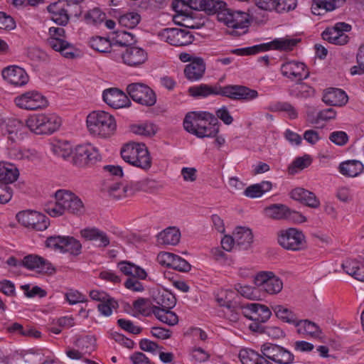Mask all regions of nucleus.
Returning a JSON list of instances; mask_svg holds the SVG:
<instances>
[{
    "label": "nucleus",
    "instance_id": "obj_2",
    "mask_svg": "<svg viewBox=\"0 0 364 364\" xmlns=\"http://www.w3.org/2000/svg\"><path fill=\"white\" fill-rule=\"evenodd\" d=\"M44 210L51 217H58L65 213L80 216L85 213L82 200L75 193L63 189L55 192V201L46 204Z\"/></svg>",
    "mask_w": 364,
    "mask_h": 364
},
{
    "label": "nucleus",
    "instance_id": "obj_46",
    "mask_svg": "<svg viewBox=\"0 0 364 364\" xmlns=\"http://www.w3.org/2000/svg\"><path fill=\"white\" fill-rule=\"evenodd\" d=\"M23 358L25 362L38 363L40 364H53L58 361L53 355H45L41 352L26 353Z\"/></svg>",
    "mask_w": 364,
    "mask_h": 364
},
{
    "label": "nucleus",
    "instance_id": "obj_30",
    "mask_svg": "<svg viewBox=\"0 0 364 364\" xmlns=\"http://www.w3.org/2000/svg\"><path fill=\"white\" fill-rule=\"evenodd\" d=\"M205 70V65L200 58H194L184 69V74L191 81L200 80Z\"/></svg>",
    "mask_w": 364,
    "mask_h": 364
},
{
    "label": "nucleus",
    "instance_id": "obj_57",
    "mask_svg": "<svg viewBox=\"0 0 364 364\" xmlns=\"http://www.w3.org/2000/svg\"><path fill=\"white\" fill-rule=\"evenodd\" d=\"M11 143L4 151V155L6 159L11 161H18L22 159L23 149Z\"/></svg>",
    "mask_w": 364,
    "mask_h": 364
},
{
    "label": "nucleus",
    "instance_id": "obj_6",
    "mask_svg": "<svg viewBox=\"0 0 364 364\" xmlns=\"http://www.w3.org/2000/svg\"><path fill=\"white\" fill-rule=\"evenodd\" d=\"M122 159L127 163L144 170L151 166V158L144 144H127L121 150Z\"/></svg>",
    "mask_w": 364,
    "mask_h": 364
},
{
    "label": "nucleus",
    "instance_id": "obj_21",
    "mask_svg": "<svg viewBox=\"0 0 364 364\" xmlns=\"http://www.w3.org/2000/svg\"><path fill=\"white\" fill-rule=\"evenodd\" d=\"M280 70L284 77L296 82H300L309 76V71L305 64L295 60L283 63Z\"/></svg>",
    "mask_w": 364,
    "mask_h": 364
},
{
    "label": "nucleus",
    "instance_id": "obj_59",
    "mask_svg": "<svg viewBox=\"0 0 364 364\" xmlns=\"http://www.w3.org/2000/svg\"><path fill=\"white\" fill-rule=\"evenodd\" d=\"M125 187L120 183H115L108 188L109 196L115 200H121L127 198V193H124Z\"/></svg>",
    "mask_w": 364,
    "mask_h": 364
},
{
    "label": "nucleus",
    "instance_id": "obj_31",
    "mask_svg": "<svg viewBox=\"0 0 364 364\" xmlns=\"http://www.w3.org/2000/svg\"><path fill=\"white\" fill-rule=\"evenodd\" d=\"M236 246L241 250H247L253 242L252 230L245 227H237L233 232Z\"/></svg>",
    "mask_w": 364,
    "mask_h": 364
},
{
    "label": "nucleus",
    "instance_id": "obj_18",
    "mask_svg": "<svg viewBox=\"0 0 364 364\" xmlns=\"http://www.w3.org/2000/svg\"><path fill=\"white\" fill-rule=\"evenodd\" d=\"M254 282L256 286L269 294H277L283 288L282 281L272 272H259Z\"/></svg>",
    "mask_w": 364,
    "mask_h": 364
},
{
    "label": "nucleus",
    "instance_id": "obj_12",
    "mask_svg": "<svg viewBox=\"0 0 364 364\" xmlns=\"http://www.w3.org/2000/svg\"><path fill=\"white\" fill-rule=\"evenodd\" d=\"M77 348H68L66 355L71 359L82 360L87 364H98L96 361L86 358L95 349V339L92 336H85L77 339L75 342Z\"/></svg>",
    "mask_w": 364,
    "mask_h": 364
},
{
    "label": "nucleus",
    "instance_id": "obj_53",
    "mask_svg": "<svg viewBox=\"0 0 364 364\" xmlns=\"http://www.w3.org/2000/svg\"><path fill=\"white\" fill-rule=\"evenodd\" d=\"M336 116V110L333 108H328L318 112L315 118H311L308 115V120L311 124H318L320 121H328L335 119Z\"/></svg>",
    "mask_w": 364,
    "mask_h": 364
},
{
    "label": "nucleus",
    "instance_id": "obj_64",
    "mask_svg": "<svg viewBox=\"0 0 364 364\" xmlns=\"http://www.w3.org/2000/svg\"><path fill=\"white\" fill-rule=\"evenodd\" d=\"M358 66H353L350 69L352 75H360L364 73V47H360L357 54Z\"/></svg>",
    "mask_w": 364,
    "mask_h": 364
},
{
    "label": "nucleus",
    "instance_id": "obj_63",
    "mask_svg": "<svg viewBox=\"0 0 364 364\" xmlns=\"http://www.w3.org/2000/svg\"><path fill=\"white\" fill-rule=\"evenodd\" d=\"M311 159L310 156L304 155L301 157L296 158L292 165L289 167V171L294 173V169L302 170L310 165Z\"/></svg>",
    "mask_w": 364,
    "mask_h": 364
},
{
    "label": "nucleus",
    "instance_id": "obj_26",
    "mask_svg": "<svg viewBox=\"0 0 364 364\" xmlns=\"http://www.w3.org/2000/svg\"><path fill=\"white\" fill-rule=\"evenodd\" d=\"M291 197L311 208H317L320 205V200L316 195L303 188H296L292 190Z\"/></svg>",
    "mask_w": 364,
    "mask_h": 364
},
{
    "label": "nucleus",
    "instance_id": "obj_51",
    "mask_svg": "<svg viewBox=\"0 0 364 364\" xmlns=\"http://www.w3.org/2000/svg\"><path fill=\"white\" fill-rule=\"evenodd\" d=\"M90 46L95 50L100 53L110 52L111 43L105 38L96 36L92 37L90 41Z\"/></svg>",
    "mask_w": 364,
    "mask_h": 364
},
{
    "label": "nucleus",
    "instance_id": "obj_11",
    "mask_svg": "<svg viewBox=\"0 0 364 364\" xmlns=\"http://www.w3.org/2000/svg\"><path fill=\"white\" fill-rule=\"evenodd\" d=\"M262 364L274 362L278 364H291L294 360V355L284 348L272 344L264 343L261 347Z\"/></svg>",
    "mask_w": 364,
    "mask_h": 364
},
{
    "label": "nucleus",
    "instance_id": "obj_19",
    "mask_svg": "<svg viewBox=\"0 0 364 364\" xmlns=\"http://www.w3.org/2000/svg\"><path fill=\"white\" fill-rule=\"evenodd\" d=\"M351 30V26L345 22L336 23L333 26L327 28L322 33L323 40L335 45H345L348 41V36L345 32Z\"/></svg>",
    "mask_w": 364,
    "mask_h": 364
},
{
    "label": "nucleus",
    "instance_id": "obj_25",
    "mask_svg": "<svg viewBox=\"0 0 364 364\" xmlns=\"http://www.w3.org/2000/svg\"><path fill=\"white\" fill-rule=\"evenodd\" d=\"M2 76L8 82L16 86H23L28 82L26 72L16 65L5 68L2 70Z\"/></svg>",
    "mask_w": 364,
    "mask_h": 364
},
{
    "label": "nucleus",
    "instance_id": "obj_23",
    "mask_svg": "<svg viewBox=\"0 0 364 364\" xmlns=\"http://www.w3.org/2000/svg\"><path fill=\"white\" fill-rule=\"evenodd\" d=\"M104 102L114 109L129 106L130 100L126 94L118 88L112 87L103 91Z\"/></svg>",
    "mask_w": 364,
    "mask_h": 364
},
{
    "label": "nucleus",
    "instance_id": "obj_62",
    "mask_svg": "<svg viewBox=\"0 0 364 364\" xmlns=\"http://www.w3.org/2000/svg\"><path fill=\"white\" fill-rule=\"evenodd\" d=\"M65 238V236H50L46 241V246L54 250H60L62 252Z\"/></svg>",
    "mask_w": 364,
    "mask_h": 364
},
{
    "label": "nucleus",
    "instance_id": "obj_9",
    "mask_svg": "<svg viewBox=\"0 0 364 364\" xmlns=\"http://www.w3.org/2000/svg\"><path fill=\"white\" fill-rule=\"evenodd\" d=\"M46 43L54 50L60 52L67 58H73L75 49L74 46L66 40L65 31L62 27L52 26L48 29Z\"/></svg>",
    "mask_w": 364,
    "mask_h": 364
},
{
    "label": "nucleus",
    "instance_id": "obj_52",
    "mask_svg": "<svg viewBox=\"0 0 364 364\" xmlns=\"http://www.w3.org/2000/svg\"><path fill=\"white\" fill-rule=\"evenodd\" d=\"M84 18L88 24L97 25L105 20V14L100 9L94 8L85 14Z\"/></svg>",
    "mask_w": 364,
    "mask_h": 364
},
{
    "label": "nucleus",
    "instance_id": "obj_47",
    "mask_svg": "<svg viewBox=\"0 0 364 364\" xmlns=\"http://www.w3.org/2000/svg\"><path fill=\"white\" fill-rule=\"evenodd\" d=\"M239 358L242 364H262L261 355L253 350L242 349L239 353Z\"/></svg>",
    "mask_w": 364,
    "mask_h": 364
},
{
    "label": "nucleus",
    "instance_id": "obj_5",
    "mask_svg": "<svg viewBox=\"0 0 364 364\" xmlns=\"http://www.w3.org/2000/svg\"><path fill=\"white\" fill-rule=\"evenodd\" d=\"M218 20L225 25L229 33L238 36L247 32L250 25V15L243 11H233L231 9L221 10L217 14Z\"/></svg>",
    "mask_w": 364,
    "mask_h": 364
},
{
    "label": "nucleus",
    "instance_id": "obj_43",
    "mask_svg": "<svg viewBox=\"0 0 364 364\" xmlns=\"http://www.w3.org/2000/svg\"><path fill=\"white\" fill-rule=\"evenodd\" d=\"M273 311L277 317L282 321L296 326L299 319L291 310L284 306L277 305L273 307Z\"/></svg>",
    "mask_w": 364,
    "mask_h": 364
},
{
    "label": "nucleus",
    "instance_id": "obj_7",
    "mask_svg": "<svg viewBox=\"0 0 364 364\" xmlns=\"http://www.w3.org/2000/svg\"><path fill=\"white\" fill-rule=\"evenodd\" d=\"M61 124V119L54 114H33L26 120V127L37 134H50Z\"/></svg>",
    "mask_w": 364,
    "mask_h": 364
},
{
    "label": "nucleus",
    "instance_id": "obj_39",
    "mask_svg": "<svg viewBox=\"0 0 364 364\" xmlns=\"http://www.w3.org/2000/svg\"><path fill=\"white\" fill-rule=\"evenodd\" d=\"M151 312L157 319L168 326H174L178 322L177 315L171 309L151 308Z\"/></svg>",
    "mask_w": 364,
    "mask_h": 364
},
{
    "label": "nucleus",
    "instance_id": "obj_36",
    "mask_svg": "<svg viewBox=\"0 0 364 364\" xmlns=\"http://www.w3.org/2000/svg\"><path fill=\"white\" fill-rule=\"evenodd\" d=\"M117 266L124 275L130 277H138L140 279L146 277V273L142 268L130 262L121 261L117 264Z\"/></svg>",
    "mask_w": 364,
    "mask_h": 364
},
{
    "label": "nucleus",
    "instance_id": "obj_8",
    "mask_svg": "<svg viewBox=\"0 0 364 364\" xmlns=\"http://www.w3.org/2000/svg\"><path fill=\"white\" fill-rule=\"evenodd\" d=\"M73 9H78V2L75 0H59L50 4L48 11L51 14V19L59 26L68 24L70 16H77V11Z\"/></svg>",
    "mask_w": 364,
    "mask_h": 364
},
{
    "label": "nucleus",
    "instance_id": "obj_10",
    "mask_svg": "<svg viewBox=\"0 0 364 364\" xmlns=\"http://www.w3.org/2000/svg\"><path fill=\"white\" fill-rule=\"evenodd\" d=\"M277 241L279 245L288 250L299 251L306 246L304 233L293 228L280 230L277 234Z\"/></svg>",
    "mask_w": 364,
    "mask_h": 364
},
{
    "label": "nucleus",
    "instance_id": "obj_20",
    "mask_svg": "<svg viewBox=\"0 0 364 364\" xmlns=\"http://www.w3.org/2000/svg\"><path fill=\"white\" fill-rule=\"evenodd\" d=\"M1 134L6 136L11 143L21 141L23 139L26 127L17 119H8L1 124Z\"/></svg>",
    "mask_w": 364,
    "mask_h": 364
},
{
    "label": "nucleus",
    "instance_id": "obj_32",
    "mask_svg": "<svg viewBox=\"0 0 364 364\" xmlns=\"http://www.w3.org/2000/svg\"><path fill=\"white\" fill-rule=\"evenodd\" d=\"M180 238L181 232L176 227H168L156 236L158 244L165 245H176L179 242Z\"/></svg>",
    "mask_w": 364,
    "mask_h": 364
},
{
    "label": "nucleus",
    "instance_id": "obj_35",
    "mask_svg": "<svg viewBox=\"0 0 364 364\" xmlns=\"http://www.w3.org/2000/svg\"><path fill=\"white\" fill-rule=\"evenodd\" d=\"M342 268L346 274L355 279L364 282V266L355 259H347L342 264Z\"/></svg>",
    "mask_w": 364,
    "mask_h": 364
},
{
    "label": "nucleus",
    "instance_id": "obj_61",
    "mask_svg": "<svg viewBox=\"0 0 364 364\" xmlns=\"http://www.w3.org/2000/svg\"><path fill=\"white\" fill-rule=\"evenodd\" d=\"M134 41V36L132 33L124 31L117 32L116 43L117 44L127 46Z\"/></svg>",
    "mask_w": 364,
    "mask_h": 364
},
{
    "label": "nucleus",
    "instance_id": "obj_17",
    "mask_svg": "<svg viewBox=\"0 0 364 364\" xmlns=\"http://www.w3.org/2000/svg\"><path fill=\"white\" fill-rule=\"evenodd\" d=\"M100 159L97 149L90 144H85L75 147L73 163L75 166L83 167L96 163Z\"/></svg>",
    "mask_w": 364,
    "mask_h": 364
},
{
    "label": "nucleus",
    "instance_id": "obj_34",
    "mask_svg": "<svg viewBox=\"0 0 364 364\" xmlns=\"http://www.w3.org/2000/svg\"><path fill=\"white\" fill-rule=\"evenodd\" d=\"M340 173L346 177H356L363 171V164L357 160H348L339 165Z\"/></svg>",
    "mask_w": 364,
    "mask_h": 364
},
{
    "label": "nucleus",
    "instance_id": "obj_16",
    "mask_svg": "<svg viewBox=\"0 0 364 364\" xmlns=\"http://www.w3.org/2000/svg\"><path fill=\"white\" fill-rule=\"evenodd\" d=\"M159 36L161 40L174 46H188L194 40L193 36L189 31L178 28H165L159 32Z\"/></svg>",
    "mask_w": 364,
    "mask_h": 364
},
{
    "label": "nucleus",
    "instance_id": "obj_15",
    "mask_svg": "<svg viewBox=\"0 0 364 364\" xmlns=\"http://www.w3.org/2000/svg\"><path fill=\"white\" fill-rule=\"evenodd\" d=\"M14 102L17 107L26 110L42 109L48 105L46 98L36 90L28 91L17 96Z\"/></svg>",
    "mask_w": 364,
    "mask_h": 364
},
{
    "label": "nucleus",
    "instance_id": "obj_42",
    "mask_svg": "<svg viewBox=\"0 0 364 364\" xmlns=\"http://www.w3.org/2000/svg\"><path fill=\"white\" fill-rule=\"evenodd\" d=\"M18 170L11 164H3L0 173V181L7 184L13 183L17 180L18 177Z\"/></svg>",
    "mask_w": 364,
    "mask_h": 364
},
{
    "label": "nucleus",
    "instance_id": "obj_38",
    "mask_svg": "<svg viewBox=\"0 0 364 364\" xmlns=\"http://www.w3.org/2000/svg\"><path fill=\"white\" fill-rule=\"evenodd\" d=\"M171 6L176 13L173 16L174 21H178V18H181L183 21H191L192 11L189 7L188 1L173 0Z\"/></svg>",
    "mask_w": 364,
    "mask_h": 364
},
{
    "label": "nucleus",
    "instance_id": "obj_1",
    "mask_svg": "<svg viewBox=\"0 0 364 364\" xmlns=\"http://www.w3.org/2000/svg\"><path fill=\"white\" fill-rule=\"evenodd\" d=\"M188 93L191 96L206 97L211 95H221L232 100L249 102L256 99L258 92L256 90L239 85H229L223 87L210 86L201 84L189 87Z\"/></svg>",
    "mask_w": 364,
    "mask_h": 364
},
{
    "label": "nucleus",
    "instance_id": "obj_55",
    "mask_svg": "<svg viewBox=\"0 0 364 364\" xmlns=\"http://www.w3.org/2000/svg\"><path fill=\"white\" fill-rule=\"evenodd\" d=\"M253 307L255 308V316H253V321L264 323L270 318L272 312L267 306L256 304V306H253Z\"/></svg>",
    "mask_w": 364,
    "mask_h": 364
},
{
    "label": "nucleus",
    "instance_id": "obj_50",
    "mask_svg": "<svg viewBox=\"0 0 364 364\" xmlns=\"http://www.w3.org/2000/svg\"><path fill=\"white\" fill-rule=\"evenodd\" d=\"M81 250L82 245L79 240L73 237H66L62 252H70L71 255L77 256L81 253Z\"/></svg>",
    "mask_w": 364,
    "mask_h": 364
},
{
    "label": "nucleus",
    "instance_id": "obj_56",
    "mask_svg": "<svg viewBox=\"0 0 364 364\" xmlns=\"http://www.w3.org/2000/svg\"><path fill=\"white\" fill-rule=\"evenodd\" d=\"M53 152L63 159H68L72 154V148L68 143H58L54 144L52 148Z\"/></svg>",
    "mask_w": 364,
    "mask_h": 364
},
{
    "label": "nucleus",
    "instance_id": "obj_54",
    "mask_svg": "<svg viewBox=\"0 0 364 364\" xmlns=\"http://www.w3.org/2000/svg\"><path fill=\"white\" fill-rule=\"evenodd\" d=\"M272 112H286L291 119H296L297 117V112L294 107L288 102H277L269 107Z\"/></svg>",
    "mask_w": 364,
    "mask_h": 364
},
{
    "label": "nucleus",
    "instance_id": "obj_58",
    "mask_svg": "<svg viewBox=\"0 0 364 364\" xmlns=\"http://www.w3.org/2000/svg\"><path fill=\"white\" fill-rule=\"evenodd\" d=\"M225 6L226 4L223 1L205 0L201 10L205 11L209 14H218Z\"/></svg>",
    "mask_w": 364,
    "mask_h": 364
},
{
    "label": "nucleus",
    "instance_id": "obj_28",
    "mask_svg": "<svg viewBox=\"0 0 364 364\" xmlns=\"http://www.w3.org/2000/svg\"><path fill=\"white\" fill-rule=\"evenodd\" d=\"M348 96L346 92L338 88L327 89L323 95V102L330 106L341 107L345 105L348 102Z\"/></svg>",
    "mask_w": 364,
    "mask_h": 364
},
{
    "label": "nucleus",
    "instance_id": "obj_33",
    "mask_svg": "<svg viewBox=\"0 0 364 364\" xmlns=\"http://www.w3.org/2000/svg\"><path fill=\"white\" fill-rule=\"evenodd\" d=\"M299 41L294 38H276L272 42L262 43L265 47L262 48V51H266L272 48L281 50H291L297 44Z\"/></svg>",
    "mask_w": 364,
    "mask_h": 364
},
{
    "label": "nucleus",
    "instance_id": "obj_13",
    "mask_svg": "<svg viewBox=\"0 0 364 364\" xmlns=\"http://www.w3.org/2000/svg\"><path fill=\"white\" fill-rule=\"evenodd\" d=\"M16 219L23 227L36 231H43L50 225L48 218L37 211L19 212L16 215Z\"/></svg>",
    "mask_w": 364,
    "mask_h": 364
},
{
    "label": "nucleus",
    "instance_id": "obj_3",
    "mask_svg": "<svg viewBox=\"0 0 364 364\" xmlns=\"http://www.w3.org/2000/svg\"><path fill=\"white\" fill-rule=\"evenodd\" d=\"M184 129L198 138L215 137L219 132V122L208 112L188 113L183 121Z\"/></svg>",
    "mask_w": 364,
    "mask_h": 364
},
{
    "label": "nucleus",
    "instance_id": "obj_44",
    "mask_svg": "<svg viewBox=\"0 0 364 364\" xmlns=\"http://www.w3.org/2000/svg\"><path fill=\"white\" fill-rule=\"evenodd\" d=\"M132 133L144 136H153L157 132L156 126L151 122H145L139 124H133L130 127Z\"/></svg>",
    "mask_w": 364,
    "mask_h": 364
},
{
    "label": "nucleus",
    "instance_id": "obj_49",
    "mask_svg": "<svg viewBox=\"0 0 364 364\" xmlns=\"http://www.w3.org/2000/svg\"><path fill=\"white\" fill-rule=\"evenodd\" d=\"M118 307V302L110 296L97 306L100 314L105 316H110L112 314V311L116 310Z\"/></svg>",
    "mask_w": 364,
    "mask_h": 364
},
{
    "label": "nucleus",
    "instance_id": "obj_45",
    "mask_svg": "<svg viewBox=\"0 0 364 364\" xmlns=\"http://www.w3.org/2000/svg\"><path fill=\"white\" fill-rule=\"evenodd\" d=\"M287 211H288V207L283 204H273L264 209L265 215L274 220L285 219Z\"/></svg>",
    "mask_w": 364,
    "mask_h": 364
},
{
    "label": "nucleus",
    "instance_id": "obj_27",
    "mask_svg": "<svg viewBox=\"0 0 364 364\" xmlns=\"http://www.w3.org/2000/svg\"><path fill=\"white\" fill-rule=\"evenodd\" d=\"M80 235L86 240L95 241L96 245L100 248H105L110 243L107 233L95 228H85L80 231Z\"/></svg>",
    "mask_w": 364,
    "mask_h": 364
},
{
    "label": "nucleus",
    "instance_id": "obj_60",
    "mask_svg": "<svg viewBox=\"0 0 364 364\" xmlns=\"http://www.w3.org/2000/svg\"><path fill=\"white\" fill-rule=\"evenodd\" d=\"M329 140L333 144L342 146L348 141V134L343 131H335L330 134Z\"/></svg>",
    "mask_w": 364,
    "mask_h": 364
},
{
    "label": "nucleus",
    "instance_id": "obj_22",
    "mask_svg": "<svg viewBox=\"0 0 364 364\" xmlns=\"http://www.w3.org/2000/svg\"><path fill=\"white\" fill-rule=\"evenodd\" d=\"M122 62L130 67H139L143 65L148 59V54L141 48L131 46L127 47L121 53Z\"/></svg>",
    "mask_w": 364,
    "mask_h": 364
},
{
    "label": "nucleus",
    "instance_id": "obj_4",
    "mask_svg": "<svg viewBox=\"0 0 364 364\" xmlns=\"http://www.w3.org/2000/svg\"><path fill=\"white\" fill-rule=\"evenodd\" d=\"M87 127L89 132L102 138L114 134L117 124L114 117L105 111H93L87 117Z\"/></svg>",
    "mask_w": 364,
    "mask_h": 364
},
{
    "label": "nucleus",
    "instance_id": "obj_37",
    "mask_svg": "<svg viewBox=\"0 0 364 364\" xmlns=\"http://www.w3.org/2000/svg\"><path fill=\"white\" fill-rule=\"evenodd\" d=\"M295 326L297 328L298 333L309 335L314 338L318 337L321 333L319 326L308 319L298 320Z\"/></svg>",
    "mask_w": 364,
    "mask_h": 364
},
{
    "label": "nucleus",
    "instance_id": "obj_48",
    "mask_svg": "<svg viewBox=\"0 0 364 364\" xmlns=\"http://www.w3.org/2000/svg\"><path fill=\"white\" fill-rule=\"evenodd\" d=\"M141 21L140 15L136 12H129L122 15L119 18L121 26L133 28H135Z\"/></svg>",
    "mask_w": 364,
    "mask_h": 364
},
{
    "label": "nucleus",
    "instance_id": "obj_14",
    "mask_svg": "<svg viewBox=\"0 0 364 364\" xmlns=\"http://www.w3.org/2000/svg\"><path fill=\"white\" fill-rule=\"evenodd\" d=\"M127 92L134 101L142 105L151 107L154 105L156 102L154 92L144 83L129 84L127 87Z\"/></svg>",
    "mask_w": 364,
    "mask_h": 364
},
{
    "label": "nucleus",
    "instance_id": "obj_29",
    "mask_svg": "<svg viewBox=\"0 0 364 364\" xmlns=\"http://www.w3.org/2000/svg\"><path fill=\"white\" fill-rule=\"evenodd\" d=\"M346 0H313L311 12L314 15H323L342 6Z\"/></svg>",
    "mask_w": 364,
    "mask_h": 364
},
{
    "label": "nucleus",
    "instance_id": "obj_24",
    "mask_svg": "<svg viewBox=\"0 0 364 364\" xmlns=\"http://www.w3.org/2000/svg\"><path fill=\"white\" fill-rule=\"evenodd\" d=\"M22 263L27 269L31 270L36 269L40 273L52 274L55 272V269L50 262L38 255H30L26 256Z\"/></svg>",
    "mask_w": 364,
    "mask_h": 364
},
{
    "label": "nucleus",
    "instance_id": "obj_40",
    "mask_svg": "<svg viewBox=\"0 0 364 364\" xmlns=\"http://www.w3.org/2000/svg\"><path fill=\"white\" fill-rule=\"evenodd\" d=\"M156 304L151 308H157L159 309H171L176 303V298L168 291H164L154 299Z\"/></svg>",
    "mask_w": 364,
    "mask_h": 364
},
{
    "label": "nucleus",
    "instance_id": "obj_41",
    "mask_svg": "<svg viewBox=\"0 0 364 364\" xmlns=\"http://www.w3.org/2000/svg\"><path fill=\"white\" fill-rule=\"evenodd\" d=\"M272 183L269 181H262L259 183H256L248 186L244 193L246 196L250 198H259L264 193L269 191L272 188Z\"/></svg>",
    "mask_w": 364,
    "mask_h": 364
}]
</instances>
